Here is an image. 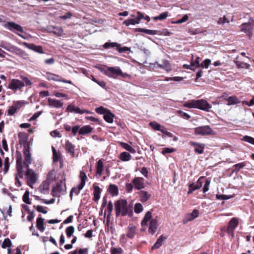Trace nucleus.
<instances>
[{"label": "nucleus", "instance_id": "c85d7f7f", "mask_svg": "<svg viewBox=\"0 0 254 254\" xmlns=\"http://www.w3.org/2000/svg\"><path fill=\"white\" fill-rule=\"evenodd\" d=\"M139 195L142 202L146 201L150 197V195L146 191L141 190L139 192Z\"/></svg>", "mask_w": 254, "mask_h": 254}, {"label": "nucleus", "instance_id": "58836bf2", "mask_svg": "<svg viewBox=\"0 0 254 254\" xmlns=\"http://www.w3.org/2000/svg\"><path fill=\"white\" fill-rule=\"evenodd\" d=\"M168 15V12H165L161 13L159 16H155L153 18V19L154 20H163L167 18V17Z\"/></svg>", "mask_w": 254, "mask_h": 254}, {"label": "nucleus", "instance_id": "9b49d317", "mask_svg": "<svg viewBox=\"0 0 254 254\" xmlns=\"http://www.w3.org/2000/svg\"><path fill=\"white\" fill-rule=\"evenodd\" d=\"M16 169L20 178H22L23 177L22 157L21 153L19 151H16Z\"/></svg>", "mask_w": 254, "mask_h": 254}, {"label": "nucleus", "instance_id": "20e7f679", "mask_svg": "<svg viewBox=\"0 0 254 254\" xmlns=\"http://www.w3.org/2000/svg\"><path fill=\"white\" fill-rule=\"evenodd\" d=\"M100 69L104 74L113 78H117L119 76H121L123 78H126L128 76L127 73H123L119 66L108 67L106 69L101 68Z\"/></svg>", "mask_w": 254, "mask_h": 254}, {"label": "nucleus", "instance_id": "4468645a", "mask_svg": "<svg viewBox=\"0 0 254 254\" xmlns=\"http://www.w3.org/2000/svg\"><path fill=\"white\" fill-rule=\"evenodd\" d=\"M253 26L250 23H243L241 25V31L246 33L249 38L252 36Z\"/></svg>", "mask_w": 254, "mask_h": 254}, {"label": "nucleus", "instance_id": "de8ad7c7", "mask_svg": "<svg viewBox=\"0 0 254 254\" xmlns=\"http://www.w3.org/2000/svg\"><path fill=\"white\" fill-rule=\"evenodd\" d=\"M59 76L51 73H47V78L49 80H58Z\"/></svg>", "mask_w": 254, "mask_h": 254}, {"label": "nucleus", "instance_id": "6ab92c4d", "mask_svg": "<svg viewBox=\"0 0 254 254\" xmlns=\"http://www.w3.org/2000/svg\"><path fill=\"white\" fill-rule=\"evenodd\" d=\"M48 105L50 107L56 108H61L63 106V104H64V103L62 102H61L60 100L53 99L52 98H49L48 100Z\"/></svg>", "mask_w": 254, "mask_h": 254}, {"label": "nucleus", "instance_id": "09e8293b", "mask_svg": "<svg viewBox=\"0 0 254 254\" xmlns=\"http://www.w3.org/2000/svg\"><path fill=\"white\" fill-rule=\"evenodd\" d=\"M24 102L22 101H19L17 102H14L12 106L17 110L20 109L21 107L24 105Z\"/></svg>", "mask_w": 254, "mask_h": 254}, {"label": "nucleus", "instance_id": "cd10ccee", "mask_svg": "<svg viewBox=\"0 0 254 254\" xmlns=\"http://www.w3.org/2000/svg\"><path fill=\"white\" fill-rule=\"evenodd\" d=\"M156 64H157L159 67L165 69L167 71L171 70L170 65L167 61H163L162 64H158L157 62Z\"/></svg>", "mask_w": 254, "mask_h": 254}, {"label": "nucleus", "instance_id": "c756f323", "mask_svg": "<svg viewBox=\"0 0 254 254\" xmlns=\"http://www.w3.org/2000/svg\"><path fill=\"white\" fill-rule=\"evenodd\" d=\"M103 170V163L101 160H99L97 164V175L100 177Z\"/></svg>", "mask_w": 254, "mask_h": 254}, {"label": "nucleus", "instance_id": "7ed1b4c3", "mask_svg": "<svg viewBox=\"0 0 254 254\" xmlns=\"http://www.w3.org/2000/svg\"><path fill=\"white\" fill-rule=\"evenodd\" d=\"M148 222H149L148 232L151 234H154L156 231L158 225L156 219H152L151 213L150 211H148L145 214L141 223L142 226H147Z\"/></svg>", "mask_w": 254, "mask_h": 254}, {"label": "nucleus", "instance_id": "052dcab7", "mask_svg": "<svg viewBox=\"0 0 254 254\" xmlns=\"http://www.w3.org/2000/svg\"><path fill=\"white\" fill-rule=\"evenodd\" d=\"M229 20L225 16H224L223 17H220L218 21V24H223L225 23H229Z\"/></svg>", "mask_w": 254, "mask_h": 254}, {"label": "nucleus", "instance_id": "393cba45", "mask_svg": "<svg viewBox=\"0 0 254 254\" xmlns=\"http://www.w3.org/2000/svg\"><path fill=\"white\" fill-rule=\"evenodd\" d=\"M36 226L37 228L41 232H43L45 230L44 227V219L42 217H38L37 219Z\"/></svg>", "mask_w": 254, "mask_h": 254}, {"label": "nucleus", "instance_id": "2f4dec72", "mask_svg": "<svg viewBox=\"0 0 254 254\" xmlns=\"http://www.w3.org/2000/svg\"><path fill=\"white\" fill-rule=\"evenodd\" d=\"M53 29L54 31H53V33L56 35L58 36H61L63 35L64 33V30L61 27H55L54 26L53 27Z\"/></svg>", "mask_w": 254, "mask_h": 254}, {"label": "nucleus", "instance_id": "dca6fc26", "mask_svg": "<svg viewBox=\"0 0 254 254\" xmlns=\"http://www.w3.org/2000/svg\"><path fill=\"white\" fill-rule=\"evenodd\" d=\"M6 26L10 31L16 30L20 32H23V28L19 24L13 22H7Z\"/></svg>", "mask_w": 254, "mask_h": 254}, {"label": "nucleus", "instance_id": "2eb2a0df", "mask_svg": "<svg viewBox=\"0 0 254 254\" xmlns=\"http://www.w3.org/2000/svg\"><path fill=\"white\" fill-rule=\"evenodd\" d=\"M199 212L197 209H194L191 213H188L186 215L183 219L184 224L189 221H192L197 217L199 215Z\"/></svg>", "mask_w": 254, "mask_h": 254}, {"label": "nucleus", "instance_id": "7c9ffc66", "mask_svg": "<svg viewBox=\"0 0 254 254\" xmlns=\"http://www.w3.org/2000/svg\"><path fill=\"white\" fill-rule=\"evenodd\" d=\"M100 189L98 186L94 187V200L95 201H98L100 199Z\"/></svg>", "mask_w": 254, "mask_h": 254}, {"label": "nucleus", "instance_id": "ddd939ff", "mask_svg": "<svg viewBox=\"0 0 254 254\" xmlns=\"http://www.w3.org/2000/svg\"><path fill=\"white\" fill-rule=\"evenodd\" d=\"M23 154L24 155L25 159L24 164L27 168H29V164H30L32 162V158L30 152V147L29 145L24 146Z\"/></svg>", "mask_w": 254, "mask_h": 254}, {"label": "nucleus", "instance_id": "5fc2aeb1", "mask_svg": "<svg viewBox=\"0 0 254 254\" xmlns=\"http://www.w3.org/2000/svg\"><path fill=\"white\" fill-rule=\"evenodd\" d=\"M243 140L254 145V138L246 135L243 137Z\"/></svg>", "mask_w": 254, "mask_h": 254}, {"label": "nucleus", "instance_id": "79ce46f5", "mask_svg": "<svg viewBox=\"0 0 254 254\" xmlns=\"http://www.w3.org/2000/svg\"><path fill=\"white\" fill-rule=\"evenodd\" d=\"M177 113L178 116L184 119L189 120L190 118V116L189 114L181 110L177 111Z\"/></svg>", "mask_w": 254, "mask_h": 254}, {"label": "nucleus", "instance_id": "f3484780", "mask_svg": "<svg viewBox=\"0 0 254 254\" xmlns=\"http://www.w3.org/2000/svg\"><path fill=\"white\" fill-rule=\"evenodd\" d=\"M66 110L67 111L70 112H74L75 113L82 114L84 113H87L89 114L90 112L86 110H81L78 107H76L71 104L69 105L67 108Z\"/></svg>", "mask_w": 254, "mask_h": 254}, {"label": "nucleus", "instance_id": "864d4df0", "mask_svg": "<svg viewBox=\"0 0 254 254\" xmlns=\"http://www.w3.org/2000/svg\"><path fill=\"white\" fill-rule=\"evenodd\" d=\"M120 46L119 44H118V43H114V42H113V43H110V42H107L104 45V47L106 49H107V48H110V47H118L119 46Z\"/></svg>", "mask_w": 254, "mask_h": 254}, {"label": "nucleus", "instance_id": "69168bd1", "mask_svg": "<svg viewBox=\"0 0 254 254\" xmlns=\"http://www.w3.org/2000/svg\"><path fill=\"white\" fill-rule=\"evenodd\" d=\"M36 209L38 212H42L44 214H46L47 213V211L45 209V208L41 205H38Z\"/></svg>", "mask_w": 254, "mask_h": 254}, {"label": "nucleus", "instance_id": "a19ab883", "mask_svg": "<svg viewBox=\"0 0 254 254\" xmlns=\"http://www.w3.org/2000/svg\"><path fill=\"white\" fill-rule=\"evenodd\" d=\"M200 189V187H196L194 183L190 184L189 186V190L188 191V194L192 193L194 190Z\"/></svg>", "mask_w": 254, "mask_h": 254}, {"label": "nucleus", "instance_id": "774afa93", "mask_svg": "<svg viewBox=\"0 0 254 254\" xmlns=\"http://www.w3.org/2000/svg\"><path fill=\"white\" fill-rule=\"evenodd\" d=\"M77 253H78V254H88V249H80Z\"/></svg>", "mask_w": 254, "mask_h": 254}, {"label": "nucleus", "instance_id": "4be33fe9", "mask_svg": "<svg viewBox=\"0 0 254 254\" xmlns=\"http://www.w3.org/2000/svg\"><path fill=\"white\" fill-rule=\"evenodd\" d=\"M224 100L228 102V105H235L240 103V101L238 99V97L236 96H229L225 97Z\"/></svg>", "mask_w": 254, "mask_h": 254}, {"label": "nucleus", "instance_id": "8fccbe9b", "mask_svg": "<svg viewBox=\"0 0 254 254\" xmlns=\"http://www.w3.org/2000/svg\"><path fill=\"white\" fill-rule=\"evenodd\" d=\"M29 192L28 191H26L24 193V194L23 196V200L26 203L30 204H31V202L29 200Z\"/></svg>", "mask_w": 254, "mask_h": 254}, {"label": "nucleus", "instance_id": "f257e3e1", "mask_svg": "<svg viewBox=\"0 0 254 254\" xmlns=\"http://www.w3.org/2000/svg\"><path fill=\"white\" fill-rule=\"evenodd\" d=\"M20 78L21 80L17 79H12L11 80L8 84V88L15 91L18 90H20L25 85L31 86L32 85L31 81L26 76L20 75Z\"/></svg>", "mask_w": 254, "mask_h": 254}, {"label": "nucleus", "instance_id": "f8f14e48", "mask_svg": "<svg viewBox=\"0 0 254 254\" xmlns=\"http://www.w3.org/2000/svg\"><path fill=\"white\" fill-rule=\"evenodd\" d=\"M190 145L194 148V152L198 154H202L204 152L205 144L201 143L190 141L189 142Z\"/></svg>", "mask_w": 254, "mask_h": 254}, {"label": "nucleus", "instance_id": "e433bc0d", "mask_svg": "<svg viewBox=\"0 0 254 254\" xmlns=\"http://www.w3.org/2000/svg\"><path fill=\"white\" fill-rule=\"evenodd\" d=\"M40 190L41 192L44 193L48 192L49 184L47 183H44L41 186H40Z\"/></svg>", "mask_w": 254, "mask_h": 254}, {"label": "nucleus", "instance_id": "0eeeda50", "mask_svg": "<svg viewBox=\"0 0 254 254\" xmlns=\"http://www.w3.org/2000/svg\"><path fill=\"white\" fill-rule=\"evenodd\" d=\"M194 133L196 135H208L214 134V131L209 126H203L194 128Z\"/></svg>", "mask_w": 254, "mask_h": 254}, {"label": "nucleus", "instance_id": "a211bd4d", "mask_svg": "<svg viewBox=\"0 0 254 254\" xmlns=\"http://www.w3.org/2000/svg\"><path fill=\"white\" fill-rule=\"evenodd\" d=\"M144 180L143 178L141 177H136L133 179L132 183L136 189L140 190L144 187Z\"/></svg>", "mask_w": 254, "mask_h": 254}, {"label": "nucleus", "instance_id": "5701e85b", "mask_svg": "<svg viewBox=\"0 0 254 254\" xmlns=\"http://www.w3.org/2000/svg\"><path fill=\"white\" fill-rule=\"evenodd\" d=\"M65 149L66 151L69 153L72 157H74V146L69 141H67L65 143Z\"/></svg>", "mask_w": 254, "mask_h": 254}, {"label": "nucleus", "instance_id": "b1692460", "mask_svg": "<svg viewBox=\"0 0 254 254\" xmlns=\"http://www.w3.org/2000/svg\"><path fill=\"white\" fill-rule=\"evenodd\" d=\"M135 234L136 227L130 225L128 227V233L127 234V237L131 239L134 237Z\"/></svg>", "mask_w": 254, "mask_h": 254}, {"label": "nucleus", "instance_id": "0e129e2a", "mask_svg": "<svg viewBox=\"0 0 254 254\" xmlns=\"http://www.w3.org/2000/svg\"><path fill=\"white\" fill-rule=\"evenodd\" d=\"M235 64H236L237 67L238 68H244V65H247V64L246 63H242L241 62L238 61H235Z\"/></svg>", "mask_w": 254, "mask_h": 254}, {"label": "nucleus", "instance_id": "aec40b11", "mask_svg": "<svg viewBox=\"0 0 254 254\" xmlns=\"http://www.w3.org/2000/svg\"><path fill=\"white\" fill-rule=\"evenodd\" d=\"M22 44L30 50H33L39 53H43L42 48L41 46H36L34 44H29L25 42H23Z\"/></svg>", "mask_w": 254, "mask_h": 254}, {"label": "nucleus", "instance_id": "c03bdc74", "mask_svg": "<svg viewBox=\"0 0 254 254\" xmlns=\"http://www.w3.org/2000/svg\"><path fill=\"white\" fill-rule=\"evenodd\" d=\"M85 185V184L83 182H81L80 184L79 185V186H78V190L76 189H72L71 192H70V195L71 196L72 195V193L73 192L75 191V193L76 194H78L79 192V191L82 189V188H83L84 186Z\"/></svg>", "mask_w": 254, "mask_h": 254}, {"label": "nucleus", "instance_id": "473e14b6", "mask_svg": "<svg viewBox=\"0 0 254 254\" xmlns=\"http://www.w3.org/2000/svg\"><path fill=\"white\" fill-rule=\"evenodd\" d=\"M120 144L122 147L124 148L127 150L129 151L130 153H134L135 152V149L128 144L123 142H120Z\"/></svg>", "mask_w": 254, "mask_h": 254}, {"label": "nucleus", "instance_id": "a878e982", "mask_svg": "<svg viewBox=\"0 0 254 254\" xmlns=\"http://www.w3.org/2000/svg\"><path fill=\"white\" fill-rule=\"evenodd\" d=\"M166 239V238L163 236H161L157 240V242L152 246V249H158L163 244V241Z\"/></svg>", "mask_w": 254, "mask_h": 254}, {"label": "nucleus", "instance_id": "49530a36", "mask_svg": "<svg viewBox=\"0 0 254 254\" xmlns=\"http://www.w3.org/2000/svg\"><path fill=\"white\" fill-rule=\"evenodd\" d=\"M65 231L67 236L68 237H70L74 231V228L72 226H69L66 229Z\"/></svg>", "mask_w": 254, "mask_h": 254}, {"label": "nucleus", "instance_id": "680f3d73", "mask_svg": "<svg viewBox=\"0 0 254 254\" xmlns=\"http://www.w3.org/2000/svg\"><path fill=\"white\" fill-rule=\"evenodd\" d=\"M188 18H189V17L187 14L184 15L183 16V17L181 19H179L177 21H176V23H177V24L182 23L186 21L188 19Z\"/></svg>", "mask_w": 254, "mask_h": 254}, {"label": "nucleus", "instance_id": "e2e57ef3", "mask_svg": "<svg viewBox=\"0 0 254 254\" xmlns=\"http://www.w3.org/2000/svg\"><path fill=\"white\" fill-rule=\"evenodd\" d=\"M243 104L246 105L248 106H252L254 105V96L253 97L252 99L250 100V102H248L247 101H243Z\"/></svg>", "mask_w": 254, "mask_h": 254}, {"label": "nucleus", "instance_id": "c9c22d12", "mask_svg": "<svg viewBox=\"0 0 254 254\" xmlns=\"http://www.w3.org/2000/svg\"><path fill=\"white\" fill-rule=\"evenodd\" d=\"M131 155L129 153L124 152L120 154V159L124 161H127L130 160Z\"/></svg>", "mask_w": 254, "mask_h": 254}, {"label": "nucleus", "instance_id": "9d476101", "mask_svg": "<svg viewBox=\"0 0 254 254\" xmlns=\"http://www.w3.org/2000/svg\"><path fill=\"white\" fill-rule=\"evenodd\" d=\"M239 220L236 217L232 218L228 222L226 232L232 236H234V231L235 228L238 226Z\"/></svg>", "mask_w": 254, "mask_h": 254}, {"label": "nucleus", "instance_id": "4c0bfd02", "mask_svg": "<svg viewBox=\"0 0 254 254\" xmlns=\"http://www.w3.org/2000/svg\"><path fill=\"white\" fill-rule=\"evenodd\" d=\"M245 166L246 163L244 162L234 165V167L235 169L234 170V172L236 173L238 172L241 169L244 168Z\"/></svg>", "mask_w": 254, "mask_h": 254}, {"label": "nucleus", "instance_id": "ea45409f", "mask_svg": "<svg viewBox=\"0 0 254 254\" xmlns=\"http://www.w3.org/2000/svg\"><path fill=\"white\" fill-rule=\"evenodd\" d=\"M12 243L10 239L8 238L5 239L1 245V248L5 249L7 247L9 248L11 246Z\"/></svg>", "mask_w": 254, "mask_h": 254}, {"label": "nucleus", "instance_id": "6e6552de", "mask_svg": "<svg viewBox=\"0 0 254 254\" xmlns=\"http://www.w3.org/2000/svg\"><path fill=\"white\" fill-rule=\"evenodd\" d=\"M96 111L99 114H103L104 119L106 122L109 123H112L113 122L114 115L107 109L103 107H100L96 109Z\"/></svg>", "mask_w": 254, "mask_h": 254}, {"label": "nucleus", "instance_id": "37998d69", "mask_svg": "<svg viewBox=\"0 0 254 254\" xmlns=\"http://www.w3.org/2000/svg\"><path fill=\"white\" fill-rule=\"evenodd\" d=\"M53 153V161L54 162H57L60 159V154L57 153L55 147H52Z\"/></svg>", "mask_w": 254, "mask_h": 254}, {"label": "nucleus", "instance_id": "6e6d98bb", "mask_svg": "<svg viewBox=\"0 0 254 254\" xmlns=\"http://www.w3.org/2000/svg\"><path fill=\"white\" fill-rule=\"evenodd\" d=\"M143 210V207L140 203H136L134 206L135 212L138 213L141 212Z\"/></svg>", "mask_w": 254, "mask_h": 254}, {"label": "nucleus", "instance_id": "3c124183", "mask_svg": "<svg viewBox=\"0 0 254 254\" xmlns=\"http://www.w3.org/2000/svg\"><path fill=\"white\" fill-rule=\"evenodd\" d=\"M0 46L7 51H10L11 49H13V46L3 42L1 43Z\"/></svg>", "mask_w": 254, "mask_h": 254}, {"label": "nucleus", "instance_id": "1a4fd4ad", "mask_svg": "<svg viewBox=\"0 0 254 254\" xmlns=\"http://www.w3.org/2000/svg\"><path fill=\"white\" fill-rule=\"evenodd\" d=\"M26 176L27 179V184L31 188H33L32 185L34 184L37 180V175L34 170L27 168Z\"/></svg>", "mask_w": 254, "mask_h": 254}, {"label": "nucleus", "instance_id": "4d7b16f0", "mask_svg": "<svg viewBox=\"0 0 254 254\" xmlns=\"http://www.w3.org/2000/svg\"><path fill=\"white\" fill-rule=\"evenodd\" d=\"M123 250L121 248H113L111 249L112 254H121L123 253Z\"/></svg>", "mask_w": 254, "mask_h": 254}, {"label": "nucleus", "instance_id": "f03ea898", "mask_svg": "<svg viewBox=\"0 0 254 254\" xmlns=\"http://www.w3.org/2000/svg\"><path fill=\"white\" fill-rule=\"evenodd\" d=\"M184 106L189 108H197L207 112L211 108V106L203 99L189 100L185 103Z\"/></svg>", "mask_w": 254, "mask_h": 254}, {"label": "nucleus", "instance_id": "423d86ee", "mask_svg": "<svg viewBox=\"0 0 254 254\" xmlns=\"http://www.w3.org/2000/svg\"><path fill=\"white\" fill-rule=\"evenodd\" d=\"M66 190L65 183L64 181H61L52 189V194L54 196L59 197L64 193Z\"/></svg>", "mask_w": 254, "mask_h": 254}, {"label": "nucleus", "instance_id": "bf43d9fd", "mask_svg": "<svg viewBox=\"0 0 254 254\" xmlns=\"http://www.w3.org/2000/svg\"><path fill=\"white\" fill-rule=\"evenodd\" d=\"M211 64V61L209 59H205L201 64V66L207 68Z\"/></svg>", "mask_w": 254, "mask_h": 254}, {"label": "nucleus", "instance_id": "72a5a7b5", "mask_svg": "<svg viewBox=\"0 0 254 254\" xmlns=\"http://www.w3.org/2000/svg\"><path fill=\"white\" fill-rule=\"evenodd\" d=\"M109 190L113 195H117L118 194V190L117 187L115 185H110Z\"/></svg>", "mask_w": 254, "mask_h": 254}, {"label": "nucleus", "instance_id": "f704fd0d", "mask_svg": "<svg viewBox=\"0 0 254 254\" xmlns=\"http://www.w3.org/2000/svg\"><path fill=\"white\" fill-rule=\"evenodd\" d=\"M199 58L197 57L195 60V61L194 62H191L190 66V69L194 70L195 69H196V67H199L200 66V64H199Z\"/></svg>", "mask_w": 254, "mask_h": 254}, {"label": "nucleus", "instance_id": "13d9d810", "mask_svg": "<svg viewBox=\"0 0 254 254\" xmlns=\"http://www.w3.org/2000/svg\"><path fill=\"white\" fill-rule=\"evenodd\" d=\"M13 106H10L8 111L7 114L9 116H12L14 114V113L16 112L17 110Z\"/></svg>", "mask_w": 254, "mask_h": 254}, {"label": "nucleus", "instance_id": "338daca9", "mask_svg": "<svg viewBox=\"0 0 254 254\" xmlns=\"http://www.w3.org/2000/svg\"><path fill=\"white\" fill-rule=\"evenodd\" d=\"M216 198L218 199L222 200H225L230 198V197H228L227 195L224 194H217Z\"/></svg>", "mask_w": 254, "mask_h": 254}, {"label": "nucleus", "instance_id": "412c9836", "mask_svg": "<svg viewBox=\"0 0 254 254\" xmlns=\"http://www.w3.org/2000/svg\"><path fill=\"white\" fill-rule=\"evenodd\" d=\"M149 125L154 130H159V131H161L162 133L166 134H167L168 135H169L170 134V132H168V131H167L164 130L163 129L161 128V125L160 124H158L156 122H150L149 123Z\"/></svg>", "mask_w": 254, "mask_h": 254}, {"label": "nucleus", "instance_id": "603ef678", "mask_svg": "<svg viewBox=\"0 0 254 254\" xmlns=\"http://www.w3.org/2000/svg\"><path fill=\"white\" fill-rule=\"evenodd\" d=\"M210 184V180L206 179L205 181V184L203 188V192L205 193L209 190V186Z\"/></svg>", "mask_w": 254, "mask_h": 254}, {"label": "nucleus", "instance_id": "a18cd8bd", "mask_svg": "<svg viewBox=\"0 0 254 254\" xmlns=\"http://www.w3.org/2000/svg\"><path fill=\"white\" fill-rule=\"evenodd\" d=\"M139 23V20H135L133 19H129L126 20L124 21V23L127 25L128 26L130 24L135 25Z\"/></svg>", "mask_w": 254, "mask_h": 254}, {"label": "nucleus", "instance_id": "39448f33", "mask_svg": "<svg viewBox=\"0 0 254 254\" xmlns=\"http://www.w3.org/2000/svg\"><path fill=\"white\" fill-rule=\"evenodd\" d=\"M116 216H118L122 214L125 216L127 215L129 210L130 205L128 204L125 199H120L115 203Z\"/></svg>", "mask_w": 254, "mask_h": 254}, {"label": "nucleus", "instance_id": "bb28decb", "mask_svg": "<svg viewBox=\"0 0 254 254\" xmlns=\"http://www.w3.org/2000/svg\"><path fill=\"white\" fill-rule=\"evenodd\" d=\"M92 131V128L89 126H85L82 127L79 130V133L82 135H85Z\"/></svg>", "mask_w": 254, "mask_h": 254}]
</instances>
